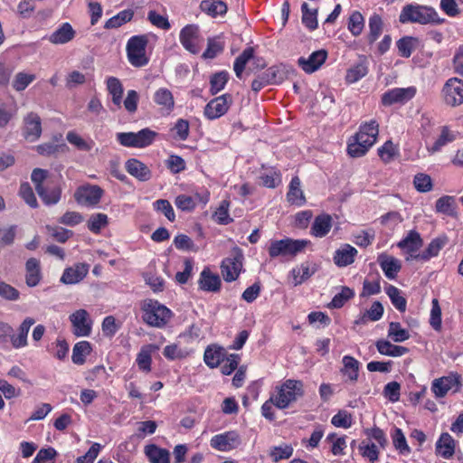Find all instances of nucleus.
<instances>
[{"mask_svg": "<svg viewBox=\"0 0 463 463\" xmlns=\"http://www.w3.org/2000/svg\"><path fill=\"white\" fill-rule=\"evenodd\" d=\"M224 355L223 348L217 345H209L204 351L203 360L209 367L215 368L223 361Z\"/></svg>", "mask_w": 463, "mask_h": 463, "instance_id": "e433bc0d", "label": "nucleus"}, {"mask_svg": "<svg viewBox=\"0 0 463 463\" xmlns=\"http://www.w3.org/2000/svg\"><path fill=\"white\" fill-rule=\"evenodd\" d=\"M154 101L167 112L173 110L175 100L172 92L166 88L158 89L154 94Z\"/></svg>", "mask_w": 463, "mask_h": 463, "instance_id": "ea45409f", "label": "nucleus"}, {"mask_svg": "<svg viewBox=\"0 0 463 463\" xmlns=\"http://www.w3.org/2000/svg\"><path fill=\"white\" fill-rule=\"evenodd\" d=\"M417 89L414 86L407 88H393L382 96V103L384 106H392L395 103L404 104L414 98Z\"/></svg>", "mask_w": 463, "mask_h": 463, "instance_id": "f8f14e48", "label": "nucleus"}, {"mask_svg": "<svg viewBox=\"0 0 463 463\" xmlns=\"http://www.w3.org/2000/svg\"><path fill=\"white\" fill-rule=\"evenodd\" d=\"M287 200L291 204L302 206L306 203V198L301 189V182L298 176L291 179L287 194Z\"/></svg>", "mask_w": 463, "mask_h": 463, "instance_id": "2f4dec72", "label": "nucleus"}, {"mask_svg": "<svg viewBox=\"0 0 463 463\" xmlns=\"http://www.w3.org/2000/svg\"><path fill=\"white\" fill-rule=\"evenodd\" d=\"M411 335L408 330L402 327L399 322H391L388 327V337L395 342L402 343L410 338Z\"/></svg>", "mask_w": 463, "mask_h": 463, "instance_id": "09e8293b", "label": "nucleus"}, {"mask_svg": "<svg viewBox=\"0 0 463 463\" xmlns=\"http://www.w3.org/2000/svg\"><path fill=\"white\" fill-rule=\"evenodd\" d=\"M241 444V435L236 430L225 431L221 434L214 435L210 445L218 451H230L237 449Z\"/></svg>", "mask_w": 463, "mask_h": 463, "instance_id": "1a4fd4ad", "label": "nucleus"}, {"mask_svg": "<svg viewBox=\"0 0 463 463\" xmlns=\"http://www.w3.org/2000/svg\"><path fill=\"white\" fill-rule=\"evenodd\" d=\"M446 242V239L436 238L429 243L427 248L421 253H418L417 255L411 254V258L417 260L427 261L430 259L438 256Z\"/></svg>", "mask_w": 463, "mask_h": 463, "instance_id": "473e14b6", "label": "nucleus"}, {"mask_svg": "<svg viewBox=\"0 0 463 463\" xmlns=\"http://www.w3.org/2000/svg\"><path fill=\"white\" fill-rule=\"evenodd\" d=\"M386 294L390 298L392 304L400 311L404 312L406 310L407 306V300L406 298L402 295L401 290L392 286L389 285L386 288Z\"/></svg>", "mask_w": 463, "mask_h": 463, "instance_id": "603ef678", "label": "nucleus"}, {"mask_svg": "<svg viewBox=\"0 0 463 463\" xmlns=\"http://www.w3.org/2000/svg\"><path fill=\"white\" fill-rule=\"evenodd\" d=\"M368 73V68L364 62H359L351 67L345 75L347 83H354Z\"/></svg>", "mask_w": 463, "mask_h": 463, "instance_id": "bf43d9fd", "label": "nucleus"}, {"mask_svg": "<svg viewBox=\"0 0 463 463\" xmlns=\"http://www.w3.org/2000/svg\"><path fill=\"white\" fill-rule=\"evenodd\" d=\"M436 454L445 459H449L455 453V440L447 432L442 433L436 442Z\"/></svg>", "mask_w": 463, "mask_h": 463, "instance_id": "a878e982", "label": "nucleus"}, {"mask_svg": "<svg viewBox=\"0 0 463 463\" xmlns=\"http://www.w3.org/2000/svg\"><path fill=\"white\" fill-rule=\"evenodd\" d=\"M90 265L87 263H77L72 267L64 269L61 282L68 285L80 282L89 273Z\"/></svg>", "mask_w": 463, "mask_h": 463, "instance_id": "6ab92c4d", "label": "nucleus"}, {"mask_svg": "<svg viewBox=\"0 0 463 463\" xmlns=\"http://www.w3.org/2000/svg\"><path fill=\"white\" fill-rule=\"evenodd\" d=\"M154 349V346L149 345L143 346L140 350V352L137 354V364L140 370L144 372H150L151 371V353Z\"/></svg>", "mask_w": 463, "mask_h": 463, "instance_id": "4d7b16f0", "label": "nucleus"}, {"mask_svg": "<svg viewBox=\"0 0 463 463\" xmlns=\"http://www.w3.org/2000/svg\"><path fill=\"white\" fill-rule=\"evenodd\" d=\"M290 71V68L280 64L278 66L269 67L264 72L270 85H278L288 79Z\"/></svg>", "mask_w": 463, "mask_h": 463, "instance_id": "4c0bfd02", "label": "nucleus"}, {"mask_svg": "<svg viewBox=\"0 0 463 463\" xmlns=\"http://www.w3.org/2000/svg\"><path fill=\"white\" fill-rule=\"evenodd\" d=\"M347 27L354 36L362 33L364 27V19L360 12L354 11L350 14Z\"/></svg>", "mask_w": 463, "mask_h": 463, "instance_id": "13d9d810", "label": "nucleus"}, {"mask_svg": "<svg viewBox=\"0 0 463 463\" xmlns=\"http://www.w3.org/2000/svg\"><path fill=\"white\" fill-rule=\"evenodd\" d=\"M37 194L46 205H52L60 201L61 191L59 187H53L50 190L44 187Z\"/></svg>", "mask_w": 463, "mask_h": 463, "instance_id": "e2e57ef3", "label": "nucleus"}, {"mask_svg": "<svg viewBox=\"0 0 463 463\" xmlns=\"http://www.w3.org/2000/svg\"><path fill=\"white\" fill-rule=\"evenodd\" d=\"M343 368L341 372L347 375L351 382H356L358 379V372L360 363L351 355H345L342 359Z\"/></svg>", "mask_w": 463, "mask_h": 463, "instance_id": "a19ab883", "label": "nucleus"}, {"mask_svg": "<svg viewBox=\"0 0 463 463\" xmlns=\"http://www.w3.org/2000/svg\"><path fill=\"white\" fill-rule=\"evenodd\" d=\"M357 250L350 244H345L336 250L334 255V262L337 267H346L354 261Z\"/></svg>", "mask_w": 463, "mask_h": 463, "instance_id": "bb28decb", "label": "nucleus"}, {"mask_svg": "<svg viewBox=\"0 0 463 463\" xmlns=\"http://www.w3.org/2000/svg\"><path fill=\"white\" fill-rule=\"evenodd\" d=\"M436 212L449 215H456L454 198L449 195H443L436 201Z\"/></svg>", "mask_w": 463, "mask_h": 463, "instance_id": "8fccbe9b", "label": "nucleus"}, {"mask_svg": "<svg viewBox=\"0 0 463 463\" xmlns=\"http://www.w3.org/2000/svg\"><path fill=\"white\" fill-rule=\"evenodd\" d=\"M254 59V50L252 47H248L235 59L233 70L236 77L241 79L245 70L246 64Z\"/></svg>", "mask_w": 463, "mask_h": 463, "instance_id": "79ce46f5", "label": "nucleus"}, {"mask_svg": "<svg viewBox=\"0 0 463 463\" xmlns=\"http://www.w3.org/2000/svg\"><path fill=\"white\" fill-rule=\"evenodd\" d=\"M326 58L327 52L321 49L313 52L307 58H298V64L306 73L310 74L317 71L326 62Z\"/></svg>", "mask_w": 463, "mask_h": 463, "instance_id": "dca6fc26", "label": "nucleus"}, {"mask_svg": "<svg viewBox=\"0 0 463 463\" xmlns=\"http://www.w3.org/2000/svg\"><path fill=\"white\" fill-rule=\"evenodd\" d=\"M199 288L203 291L217 292L221 288V279L219 275L213 273L209 268H204L198 280Z\"/></svg>", "mask_w": 463, "mask_h": 463, "instance_id": "b1692460", "label": "nucleus"}, {"mask_svg": "<svg viewBox=\"0 0 463 463\" xmlns=\"http://www.w3.org/2000/svg\"><path fill=\"white\" fill-rule=\"evenodd\" d=\"M375 346L381 354L392 357H400L409 352L407 347L393 345L389 340L385 339H380L376 341Z\"/></svg>", "mask_w": 463, "mask_h": 463, "instance_id": "c756f323", "label": "nucleus"}, {"mask_svg": "<svg viewBox=\"0 0 463 463\" xmlns=\"http://www.w3.org/2000/svg\"><path fill=\"white\" fill-rule=\"evenodd\" d=\"M316 271V264L304 262L300 266L296 267L291 270L292 283L294 286L300 285L308 279Z\"/></svg>", "mask_w": 463, "mask_h": 463, "instance_id": "7c9ffc66", "label": "nucleus"}, {"mask_svg": "<svg viewBox=\"0 0 463 463\" xmlns=\"http://www.w3.org/2000/svg\"><path fill=\"white\" fill-rule=\"evenodd\" d=\"M179 40L184 48L189 52L194 54L199 52V28L197 25L188 24L184 26L180 32Z\"/></svg>", "mask_w": 463, "mask_h": 463, "instance_id": "2eb2a0df", "label": "nucleus"}, {"mask_svg": "<svg viewBox=\"0 0 463 463\" xmlns=\"http://www.w3.org/2000/svg\"><path fill=\"white\" fill-rule=\"evenodd\" d=\"M378 133V123L375 120H371L361 125L359 132L355 135V140L362 142L364 148H370L375 143Z\"/></svg>", "mask_w": 463, "mask_h": 463, "instance_id": "a211bd4d", "label": "nucleus"}, {"mask_svg": "<svg viewBox=\"0 0 463 463\" xmlns=\"http://www.w3.org/2000/svg\"><path fill=\"white\" fill-rule=\"evenodd\" d=\"M413 184L420 193H427L432 189V181L429 175L420 173L414 176Z\"/></svg>", "mask_w": 463, "mask_h": 463, "instance_id": "69168bd1", "label": "nucleus"}, {"mask_svg": "<svg viewBox=\"0 0 463 463\" xmlns=\"http://www.w3.org/2000/svg\"><path fill=\"white\" fill-rule=\"evenodd\" d=\"M242 253L236 250L232 257L222 260L221 271L225 281L232 282L238 279L242 269Z\"/></svg>", "mask_w": 463, "mask_h": 463, "instance_id": "9d476101", "label": "nucleus"}, {"mask_svg": "<svg viewBox=\"0 0 463 463\" xmlns=\"http://www.w3.org/2000/svg\"><path fill=\"white\" fill-rule=\"evenodd\" d=\"M42 134V121L37 113L30 112L24 118L23 135L29 142L39 139Z\"/></svg>", "mask_w": 463, "mask_h": 463, "instance_id": "4468645a", "label": "nucleus"}, {"mask_svg": "<svg viewBox=\"0 0 463 463\" xmlns=\"http://www.w3.org/2000/svg\"><path fill=\"white\" fill-rule=\"evenodd\" d=\"M66 139L80 151L89 152L94 146L93 140H86L75 131H69L66 135Z\"/></svg>", "mask_w": 463, "mask_h": 463, "instance_id": "49530a36", "label": "nucleus"}, {"mask_svg": "<svg viewBox=\"0 0 463 463\" xmlns=\"http://www.w3.org/2000/svg\"><path fill=\"white\" fill-rule=\"evenodd\" d=\"M423 241L420 237V234L415 231H410L407 235L398 242L397 246L405 250L410 256L406 258L407 260H413L411 258L412 255H417L416 252L422 247Z\"/></svg>", "mask_w": 463, "mask_h": 463, "instance_id": "412c9836", "label": "nucleus"}, {"mask_svg": "<svg viewBox=\"0 0 463 463\" xmlns=\"http://www.w3.org/2000/svg\"><path fill=\"white\" fill-rule=\"evenodd\" d=\"M35 323V320L32 317H26L18 328V335H14L11 334L10 341L12 345L18 349L27 345V336L31 326Z\"/></svg>", "mask_w": 463, "mask_h": 463, "instance_id": "cd10ccee", "label": "nucleus"}, {"mask_svg": "<svg viewBox=\"0 0 463 463\" xmlns=\"http://www.w3.org/2000/svg\"><path fill=\"white\" fill-rule=\"evenodd\" d=\"M378 133V123L375 120H371L361 125L359 132L355 135V140L362 142L364 148H370L375 143Z\"/></svg>", "mask_w": 463, "mask_h": 463, "instance_id": "f3484780", "label": "nucleus"}, {"mask_svg": "<svg viewBox=\"0 0 463 463\" xmlns=\"http://www.w3.org/2000/svg\"><path fill=\"white\" fill-rule=\"evenodd\" d=\"M143 320L149 326L162 328L171 318L172 311L156 300L145 301L143 307Z\"/></svg>", "mask_w": 463, "mask_h": 463, "instance_id": "20e7f679", "label": "nucleus"}, {"mask_svg": "<svg viewBox=\"0 0 463 463\" xmlns=\"http://www.w3.org/2000/svg\"><path fill=\"white\" fill-rule=\"evenodd\" d=\"M133 15H134V13L132 10H130V9L123 10V11L119 12L118 14H117L116 15L109 18L106 22L104 27L106 29L118 28L121 25H123L124 24L129 22L133 18Z\"/></svg>", "mask_w": 463, "mask_h": 463, "instance_id": "3c124183", "label": "nucleus"}, {"mask_svg": "<svg viewBox=\"0 0 463 463\" xmlns=\"http://www.w3.org/2000/svg\"><path fill=\"white\" fill-rule=\"evenodd\" d=\"M303 383L298 380H286L277 387V394L272 395L275 406L279 409H286L288 405L303 396Z\"/></svg>", "mask_w": 463, "mask_h": 463, "instance_id": "7ed1b4c3", "label": "nucleus"}, {"mask_svg": "<svg viewBox=\"0 0 463 463\" xmlns=\"http://www.w3.org/2000/svg\"><path fill=\"white\" fill-rule=\"evenodd\" d=\"M308 240H294L291 238H284L282 240L272 241L268 249L270 258L285 257L295 258L310 245Z\"/></svg>", "mask_w": 463, "mask_h": 463, "instance_id": "f03ea898", "label": "nucleus"}, {"mask_svg": "<svg viewBox=\"0 0 463 463\" xmlns=\"http://www.w3.org/2000/svg\"><path fill=\"white\" fill-rule=\"evenodd\" d=\"M35 80L34 74L18 72L13 81V88L17 91L25 90Z\"/></svg>", "mask_w": 463, "mask_h": 463, "instance_id": "338daca9", "label": "nucleus"}, {"mask_svg": "<svg viewBox=\"0 0 463 463\" xmlns=\"http://www.w3.org/2000/svg\"><path fill=\"white\" fill-rule=\"evenodd\" d=\"M399 22L403 24H441L445 22V19L440 18L437 11L431 6L408 4L402 7L399 15Z\"/></svg>", "mask_w": 463, "mask_h": 463, "instance_id": "f257e3e1", "label": "nucleus"}, {"mask_svg": "<svg viewBox=\"0 0 463 463\" xmlns=\"http://www.w3.org/2000/svg\"><path fill=\"white\" fill-rule=\"evenodd\" d=\"M440 96L448 107L461 106L463 104V80L457 77L447 80L441 89Z\"/></svg>", "mask_w": 463, "mask_h": 463, "instance_id": "0eeeda50", "label": "nucleus"}, {"mask_svg": "<svg viewBox=\"0 0 463 463\" xmlns=\"http://www.w3.org/2000/svg\"><path fill=\"white\" fill-rule=\"evenodd\" d=\"M43 279L41 262L36 258H30L25 262V284L34 288Z\"/></svg>", "mask_w": 463, "mask_h": 463, "instance_id": "4be33fe9", "label": "nucleus"}, {"mask_svg": "<svg viewBox=\"0 0 463 463\" xmlns=\"http://www.w3.org/2000/svg\"><path fill=\"white\" fill-rule=\"evenodd\" d=\"M456 139V136L452 133L447 126L442 127L441 132L438 139L434 142L432 146L428 147L430 154L439 152L442 146Z\"/></svg>", "mask_w": 463, "mask_h": 463, "instance_id": "de8ad7c7", "label": "nucleus"}, {"mask_svg": "<svg viewBox=\"0 0 463 463\" xmlns=\"http://www.w3.org/2000/svg\"><path fill=\"white\" fill-rule=\"evenodd\" d=\"M369 33L367 36V40L369 43H373L382 34L383 27V21L382 17L377 14H373L369 18Z\"/></svg>", "mask_w": 463, "mask_h": 463, "instance_id": "c03bdc74", "label": "nucleus"}, {"mask_svg": "<svg viewBox=\"0 0 463 463\" xmlns=\"http://www.w3.org/2000/svg\"><path fill=\"white\" fill-rule=\"evenodd\" d=\"M56 455L57 451L52 447L41 449L32 463H53Z\"/></svg>", "mask_w": 463, "mask_h": 463, "instance_id": "774afa93", "label": "nucleus"}, {"mask_svg": "<svg viewBox=\"0 0 463 463\" xmlns=\"http://www.w3.org/2000/svg\"><path fill=\"white\" fill-rule=\"evenodd\" d=\"M332 228V217L329 214L323 213L317 215L312 224L310 233L311 235L323 238L325 237Z\"/></svg>", "mask_w": 463, "mask_h": 463, "instance_id": "c85d7f7f", "label": "nucleus"}, {"mask_svg": "<svg viewBox=\"0 0 463 463\" xmlns=\"http://www.w3.org/2000/svg\"><path fill=\"white\" fill-rule=\"evenodd\" d=\"M104 194V190L96 184H83L77 188L74 194L75 201L83 206H96Z\"/></svg>", "mask_w": 463, "mask_h": 463, "instance_id": "6e6552de", "label": "nucleus"}, {"mask_svg": "<svg viewBox=\"0 0 463 463\" xmlns=\"http://www.w3.org/2000/svg\"><path fill=\"white\" fill-rule=\"evenodd\" d=\"M302 12V23L303 24L313 31L317 28V10H310L307 3H303L301 5Z\"/></svg>", "mask_w": 463, "mask_h": 463, "instance_id": "5fc2aeb1", "label": "nucleus"}, {"mask_svg": "<svg viewBox=\"0 0 463 463\" xmlns=\"http://www.w3.org/2000/svg\"><path fill=\"white\" fill-rule=\"evenodd\" d=\"M200 9L209 15L215 17L222 15L227 12V5L221 0H203L200 4Z\"/></svg>", "mask_w": 463, "mask_h": 463, "instance_id": "58836bf2", "label": "nucleus"}, {"mask_svg": "<svg viewBox=\"0 0 463 463\" xmlns=\"http://www.w3.org/2000/svg\"><path fill=\"white\" fill-rule=\"evenodd\" d=\"M91 352V345L88 341L78 342L72 349L71 360L75 364H83L86 356Z\"/></svg>", "mask_w": 463, "mask_h": 463, "instance_id": "37998d69", "label": "nucleus"}, {"mask_svg": "<svg viewBox=\"0 0 463 463\" xmlns=\"http://www.w3.org/2000/svg\"><path fill=\"white\" fill-rule=\"evenodd\" d=\"M459 384V378L451 374L435 379L431 384V391L437 398L444 397L449 390Z\"/></svg>", "mask_w": 463, "mask_h": 463, "instance_id": "5701e85b", "label": "nucleus"}, {"mask_svg": "<svg viewBox=\"0 0 463 463\" xmlns=\"http://www.w3.org/2000/svg\"><path fill=\"white\" fill-rule=\"evenodd\" d=\"M76 31L69 23L61 24L53 33L43 37L52 44H66L75 38Z\"/></svg>", "mask_w": 463, "mask_h": 463, "instance_id": "aec40b11", "label": "nucleus"}, {"mask_svg": "<svg viewBox=\"0 0 463 463\" xmlns=\"http://www.w3.org/2000/svg\"><path fill=\"white\" fill-rule=\"evenodd\" d=\"M107 90L111 95L112 102L120 108L122 103V97L124 93V88L119 79L109 76L106 80Z\"/></svg>", "mask_w": 463, "mask_h": 463, "instance_id": "c9c22d12", "label": "nucleus"}, {"mask_svg": "<svg viewBox=\"0 0 463 463\" xmlns=\"http://www.w3.org/2000/svg\"><path fill=\"white\" fill-rule=\"evenodd\" d=\"M418 39L412 36H404L397 42L399 54L402 57L409 58L416 48Z\"/></svg>", "mask_w": 463, "mask_h": 463, "instance_id": "864d4df0", "label": "nucleus"}, {"mask_svg": "<svg viewBox=\"0 0 463 463\" xmlns=\"http://www.w3.org/2000/svg\"><path fill=\"white\" fill-rule=\"evenodd\" d=\"M157 135L156 131L146 128L137 132L117 133L116 138L125 147L145 148L154 143Z\"/></svg>", "mask_w": 463, "mask_h": 463, "instance_id": "39448f33", "label": "nucleus"}, {"mask_svg": "<svg viewBox=\"0 0 463 463\" xmlns=\"http://www.w3.org/2000/svg\"><path fill=\"white\" fill-rule=\"evenodd\" d=\"M354 296V292L348 287H343L341 292L336 294L328 304L330 308H340L345 303Z\"/></svg>", "mask_w": 463, "mask_h": 463, "instance_id": "0e129e2a", "label": "nucleus"}, {"mask_svg": "<svg viewBox=\"0 0 463 463\" xmlns=\"http://www.w3.org/2000/svg\"><path fill=\"white\" fill-rule=\"evenodd\" d=\"M229 79L227 71H220L213 74L210 80V91L213 95L218 93L224 89Z\"/></svg>", "mask_w": 463, "mask_h": 463, "instance_id": "680f3d73", "label": "nucleus"}, {"mask_svg": "<svg viewBox=\"0 0 463 463\" xmlns=\"http://www.w3.org/2000/svg\"><path fill=\"white\" fill-rule=\"evenodd\" d=\"M145 454L151 463H170L169 451L155 444L146 445Z\"/></svg>", "mask_w": 463, "mask_h": 463, "instance_id": "f704fd0d", "label": "nucleus"}, {"mask_svg": "<svg viewBox=\"0 0 463 463\" xmlns=\"http://www.w3.org/2000/svg\"><path fill=\"white\" fill-rule=\"evenodd\" d=\"M293 447L289 444H282L270 448L269 455L274 462L288 459L293 455Z\"/></svg>", "mask_w": 463, "mask_h": 463, "instance_id": "6e6d98bb", "label": "nucleus"}, {"mask_svg": "<svg viewBox=\"0 0 463 463\" xmlns=\"http://www.w3.org/2000/svg\"><path fill=\"white\" fill-rule=\"evenodd\" d=\"M392 444L394 448L402 455H408L411 453V448L407 444L406 438L400 428L394 427L391 432Z\"/></svg>", "mask_w": 463, "mask_h": 463, "instance_id": "a18cd8bd", "label": "nucleus"}, {"mask_svg": "<svg viewBox=\"0 0 463 463\" xmlns=\"http://www.w3.org/2000/svg\"><path fill=\"white\" fill-rule=\"evenodd\" d=\"M69 319L72 326V333L76 336H89L90 335L92 320L85 309L76 310L70 315Z\"/></svg>", "mask_w": 463, "mask_h": 463, "instance_id": "9b49d317", "label": "nucleus"}, {"mask_svg": "<svg viewBox=\"0 0 463 463\" xmlns=\"http://www.w3.org/2000/svg\"><path fill=\"white\" fill-rule=\"evenodd\" d=\"M232 102V99L230 94L214 98L205 106L204 116L211 120L219 118L228 111Z\"/></svg>", "mask_w": 463, "mask_h": 463, "instance_id": "ddd939ff", "label": "nucleus"}, {"mask_svg": "<svg viewBox=\"0 0 463 463\" xmlns=\"http://www.w3.org/2000/svg\"><path fill=\"white\" fill-rule=\"evenodd\" d=\"M109 222V218L105 213H94L90 215L88 220V229L93 233H99L102 228H104Z\"/></svg>", "mask_w": 463, "mask_h": 463, "instance_id": "052dcab7", "label": "nucleus"}, {"mask_svg": "<svg viewBox=\"0 0 463 463\" xmlns=\"http://www.w3.org/2000/svg\"><path fill=\"white\" fill-rule=\"evenodd\" d=\"M126 170L129 175L142 182L148 181L152 176L150 169L136 158L128 159L126 162Z\"/></svg>", "mask_w": 463, "mask_h": 463, "instance_id": "393cba45", "label": "nucleus"}, {"mask_svg": "<svg viewBox=\"0 0 463 463\" xmlns=\"http://www.w3.org/2000/svg\"><path fill=\"white\" fill-rule=\"evenodd\" d=\"M378 262L384 272V275L390 279H395L397 273L400 271L402 266L400 261L394 257L388 255H380Z\"/></svg>", "mask_w": 463, "mask_h": 463, "instance_id": "72a5a7b5", "label": "nucleus"}, {"mask_svg": "<svg viewBox=\"0 0 463 463\" xmlns=\"http://www.w3.org/2000/svg\"><path fill=\"white\" fill-rule=\"evenodd\" d=\"M148 43L146 35H135L128 39L127 43V56L129 63L137 68L146 66L149 59L146 54V49Z\"/></svg>", "mask_w": 463, "mask_h": 463, "instance_id": "423d86ee", "label": "nucleus"}]
</instances>
